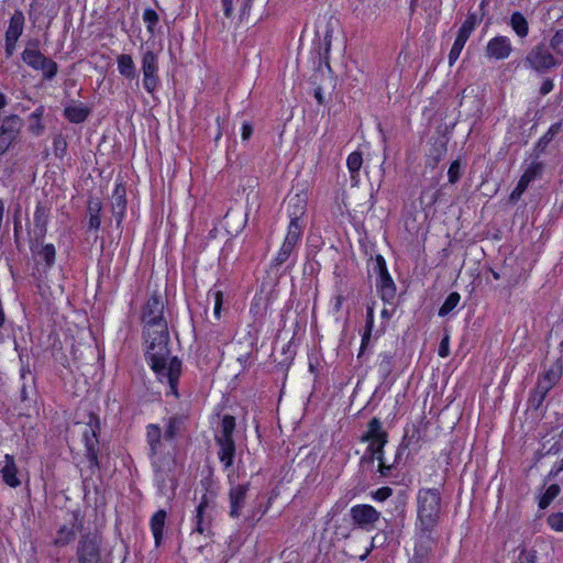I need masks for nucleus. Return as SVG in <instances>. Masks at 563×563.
<instances>
[{"instance_id":"obj_37","label":"nucleus","mask_w":563,"mask_h":563,"mask_svg":"<svg viewBox=\"0 0 563 563\" xmlns=\"http://www.w3.org/2000/svg\"><path fill=\"white\" fill-rule=\"evenodd\" d=\"M303 232V225L301 223L289 222L287 234L284 240V244L287 246L296 247L300 242Z\"/></svg>"},{"instance_id":"obj_46","label":"nucleus","mask_w":563,"mask_h":563,"mask_svg":"<svg viewBox=\"0 0 563 563\" xmlns=\"http://www.w3.org/2000/svg\"><path fill=\"white\" fill-rule=\"evenodd\" d=\"M372 271H373L374 274L377 275V279H379L380 277L389 274L388 269H387L386 261L383 257V255L377 254L375 256L374 262H373Z\"/></svg>"},{"instance_id":"obj_54","label":"nucleus","mask_w":563,"mask_h":563,"mask_svg":"<svg viewBox=\"0 0 563 563\" xmlns=\"http://www.w3.org/2000/svg\"><path fill=\"white\" fill-rule=\"evenodd\" d=\"M550 46L556 53H561L563 49V29L558 30L550 41Z\"/></svg>"},{"instance_id":"obj_17","label":"nucleus","mask_w":563,"mask_h":563,"mask_svg":"<svg viewBox=\"0 0 563 563\" xmlns=\"http://www.w3.org/2000/svg\"><path fill=\"white\" fill-rule=\"evenodd\" d=\"M388 433L383 430L382 422L378 418H372L367 423L366 432L361 437L362 442H377L379 446L387 443Z\"/></svg>"},{"instance_id":"obj_44","label":"nucleus","mask_w":563,"mask_h":563,"mask_svg":"<svg viewBox=\"0 0 563 563\" xmlns=\"http://www.w3.org/2000/svg\"><path fill=\"white\" fill-rule=\"evenodd\" d=\"M467 40L463 38L462 36L455 37V41L451 47V51L449 53V65L453 66L454 63L459 59L462 49L464 48Z\"/></svg>"},{"instance_id":"obj_48","label":"nucleus","mask_w":563,"mask_h":563,"mask_svg":"<svg viewBox=\"0 0 563 563\" xmlns=\"http://www.w3.org/2000/svg\"><path fill=\"white\" fill-rule=\"evenodd\" d=\"M529 184H530V181H528L526 178H523L521 176L516 188L511 191V194L509 196L510 201L511 202L518 201L521 198L522 194L528 188Z\"/></svg>"},{"instance_id":"obj_58","label":"nucleus","mask_w":563,"mask_h":563,"mask_svg":"<svg viewBox=\"0 0 563 563\" xmlns=\"http://www.w3.org/2000/svg\"><path fill=\"white\" fill-rule=\"evenodd\" d=\"M21 229H22V224L19 219V210H16V212L14 214V220H13V236H14V243L18 249H20V231H21Z\"/></svg>"},{"instance_id":"obj_29","label":"nucleus","mask_w":563,"mask_h":563,"mask_svg":"<svg viewBox=\"0 0 563 563\" xmlns=\"http://www.w3.org/2000/svg\"><path fill=\"white\" fill-rule=\"evenodd\" d=\"M235 418L231 415H225L221 421V429L214 435L216 442L234 441L233 432L235 430Z\"/></svg>"},{"instance_id":"obj_38","label":"nucleus","mask_w":563,"mask_h":563,"mask_svg":"<svg viewBox=\"0 0 563 563\" xmlns=\"http://www.w3.org/2000/svg\"><path fill=\"white\" fill-rule=\"evenodd\" d=\"M482 21L479 16L474 12H468L465 21L461 25L457 36H462L465 40H468L476 25Z\"/></svg>"},{"instance_id":"obj_11","label":"nucleus","mask_w":563,"mask_h":563,"mask_svg":"<svg viewBox=\"0 0 563 563\" xmlns=\"http://www.w3.org/2000/svg\"><path fill=\"white\" fill-rule=\"evenodd\" d=\"M350 515L353 522L363 530L374 529L376 522L380 518V512L377 511L373 506L361 504L355 505L350 509Z\"/></svg>"},{"instance_id":"obj_26","label":"nucleus","mask_w":563,"mask_h":563,"mask_svg":"<svg viewBox=\"0 0 563 563\" xmlns=\"http://www.w3.org/2000/svg\"><path fill=\"white\" fill-rule=\"evenodd\" d=\"M376 288L380 295V298L385 302H390L394 300V298L396 296L397 288H396V285L389 274L377 279Z\"/></svg>"},{"instance_id":"obj_5","label":"nucleus","mask_w":563,"mask_h":563,"mask_svg":"<svg viewBox=\"0 0 563 563\" xmlns=\"http://www.w3.org/2000/svg\"><path fill=\"white\" fill-rule=\"evenodd\" d=\"M21 58L24 64L36 71H41L44 80H53L58 71V65L55 60L46 57L41 52L23 51Z\"/></svg>"},{"instance_id":"obj_64","label":"nucleus","mask_w":563,"mask_h":563,"mask_svg":"<svg viewBox=\"0 0 563 563\" xmlns=\"http://www.w3.org/2000/svg\"><path fill=\"white\" fill-rule=\"evenodd\" d=\"M554 88V84H553V80L552 79H545L541 87H540V95L541 96H545L548 95L549 92H551Z\"/></svg>"},{"instance_id":"obj_31","label":"nucleus","mask_w":563,"mask_h":563,"mask_svg":"<svg viewBox=\"0 0 563 563\" xmlns=\"http://www.w3.org/2000/svg\"><path fill=\"white\" fill-rule=\"evenodd\" d=\"M25 18L22 11H15L10 19L5 37L19 40L24 30Z\"/></svg>"},{"instance_id":"obj_34","label":"nucleus","mask_w":563,"mask_h":563,"mask_svg":"<svg viewBox=\"0 0 563 563\" xmlns=\"http://www.w3.org/2000/svg\"><path fill=\"white\" fill-rule=\"evenodd\" d=\"M550 390V388L537 382L528 399L529 408L538 410L542 406Z\"/></svg>"},{"instance_id":"obj_52","label":"nucleus","mask_w":563,"mask_h":563,"mask_svg":"<svg viewBox=\"0 0 563 563\" xmlns=\"http://www.w3.org/2000/svg\"><path fill=\"white\" fill-rule=\"evenodd\" d=\"M449 181L451 184H455L461 177V165L459 161H454L451 163L448 170Z\"/></svg>"},{"instance_id":"obj_53","label":"nucleus","mask_w":563,"mask_h":563,"mask_svg":"<svg viewBox=\"0 0 563 563\" xmlns=\"http://www.w3.org/2000/svg\"><path fill=\"white\" fill-rule=\"evenodd\" d=\"M548 523L555 531H563V512L550 515L548 517Z\"/></svg>"},{"instance_id":"obj_30","label":"nucleus","mask_w":563,"mask_h":563,"mask_svg":"<svg viewBox=\"0 0 563 563\" xmlns=\"http://www.w3.org/2000/svg\"><path fill=\"white\" fill-rule=\"evenodd\" d=\"M373 327H374V308L372 306H367L365 328H364V332L362 334V341H361V346H360V352L357 354V358H361L364 355L365 350L367 349V345H368L371 336H372Z\"/></svg>"},{"instance_id":"obj_16","label":"nucleus","mask_w":563,"mask_h":563,"mask_svg":"<svg viewBox=\"0 0 563 563\" xmlns=\"http://www.w3.org/2000/svg\"><path fill=\"white\" fill-rule=\"evenodd\" d=\"M512 52V45L509 37L497 35L490 38L486 45L485 53L488 58L497 60L506 59Z\"/></svg>"},{"instance_id":"obj_36","label":"nucleus","mask_w":563,"mask_h":563,"mask_svg":"<svg viewBox=\"0 0 563 563\" xmlns=\"http://www.w3.org/2000/svg\"><path fill=\"white\" fill-rule=\"evenodd\" d=\"M33 252H37L40 257L45 262L47 268L54 266L56 257V249L54 244H43L42 242H38L37 249H35Z\"/></svg>"},{"instance_id":"obj_57","label":"nucleus","mask_w":563,"mask_h":563,"mask_svg":"<svg viewBox=\"0 0 563 563\" xmlns=\"http://www.w3.org/2000/svg\"><path fill=\"white\" fill-rule=\"evenodd\" d=\"M449 345H450V335H449V333H445L440 342L439 350H438V354L440 357H446L450 354Z\"/></svg>"},{"instance_id":"obj_3","label":"nucleus","mask_w":563,"mask_h":563,"mask_svg":"<svg viewBox=\"0 0 563 563\" xmlns=\"http://www.w3.org/2000/svg\"><path fill=\"white\" fill-rule=\"evenodd\" d=\"M165 305L162 296L154 291L144 303L141 312L144 335L162 333L168 330L167 320L164 317Z\"/></svg>"},{"instance_id":"obj_56","label":"nucleus","mask_w":563,"mask_h":563,"mask_svg":"<svg viewBox=\"0 0 563 563\" xmlns=\"http://www.w3.org/2000/svg\"><path fill=\"white\" fill-rule=\"evenodd\" d=\"M519 560L522 563H537V551L522 549Z\"/></svg>"},{"instance_id":"obj_27","label":"nucleus","mask_w":563,"mask_h":563,"mask_svg":"<svg viewBox=\"0 0 563 563\" xmlns=\"http://www.w3.org/2000/svg\"><path fill=\"white\" fill-rule=\"evenodd\" d=\"M166 518L167 514L164 509L157 510L151 518L150 525L156 547L162 543Z\"/></svg>"},{"instance_id":"obj_42","label":"nucleus","mask_w":563,"mask_h":563,"mask_svg":"<svg viewBox=\"0 0 563 563\" xmlns=\"http://www.w3.org/2000/svg\"><path fill=\"white\" fill-rule=\"evenodd\" d=\"M561 488L558 484L550 485L539 500V508L545 509L552 500L560 494Z\"/></svg>"},{"instance_id":"obj_39","label":"nucleus","mask_w":563,"mask_h":563,"mask_svg":"<svg viewBox=\"0 0 563 563\" xmlns=\"http://www.w3.org/2000/svg\"><path fill=\"white\" fill-rule=\"evenodd\" d=\"M562 123L556 122L552 124L547 133L540 137L538 143L536 144L534 151L540 153H543L549 145V143L553 140V137L561 131Z\"/></svg>"},{"instance_id":"obj_63","label":"nucleus","mask_w":563,"mask_h":563,"mask_svg":"<svg viewBox=\"0 0 563 563\" xmlns=\"http://www.w3.org/2000/svg\"><path fill=\"white\" fill-rule=\"evenodd\" d=\"M18 40L5 37V55L8 57L12 56L15 47H16Z\"/></svg>"},{"instance_id":"obj_43","label":"nucleus","mask_w":563,"mask_h":563,"mask_svg":"<svg viewBox=\"0 0 563 563\" xmlns=\"http://www.w3.org/2000/svg\"><path fill=\"white\" fill-rule=\"evenodd\" d=\"M294 252H295L294 247L287 246L286 244L283 243L277 255L275 256V258L272 262V267H274V268L280 267L283 264H285L291 257Z\"/></svg>"},{"instance_id":"obj_21","label":"nucleus","mask_w":563,"mask_h":563,"mask_svg":"<svg viewBox=\"0 0 563 563\" xmlns=\"http://www.w3.org/2000/svg\"><path fill=\"white\" fill-rule=\"evenodd\" d=\"M187 417L185 415H174L166 419L164 439L172 441L181 434L185 429Z\"/></svg>"},{"instance_id":"obj_61","label":"nucleus","mask_w":563,"mask_h":563,"mask_svg":"<svg viewBox=\"0 0 563 563\" xmlns=\"http://www.w3.org/2000/svg\"><path fill=\"white\" fill-rule=\"evenodd\" d=\"M384 448L385 446H379V444H377V442H368V446L366 448L365 452L373 454V455L382 456V455H384Z\"/></svg>"},{"instance_id":"obj_49","label":"nucleus","mask_w":563,"mask_h":563,"mask_svg":"<svg viewBox=\"0 0 563 563\" xmlns=\"http://www.w3.org/2000/svg\"><path fill=\"white\" fill-rule=\"evenodd\" d=\"M53 151L56 157H64L67 151V142L62 135H56L53 140Z\"/></svg>"},{"instance_id":"obj_14","label":"nucleus","mask_w":563,"mask_h":563,"mask_svg":"<svg viewBox=\"0 0 563 563\" xmlns=\"http://www.w3.org/2000/svg\"><path fill=\"white\" fill-rule=\"evenodd\" d=\"M333 26L331 21H327L322 30H317L318 40L314 42V51L317 52L320 63L329 66V53L331 51Z\"/></svg>"},{"instance_id":"obj_9","label":"nucleus","mask_w":563,"mask_h":563,"mask_svg":"<svg viewBox=\"0 0 563 563\" xmlns=\"http://www.w3.org/2000/svg\"><path fill=\"white\" fill-rule=\"evenodd\" d=\"M49 210L42 202H37L34 214V228L27 231L30 238V250L34 251L38 246V242H43L47 233Z\"/></svg>"},{"instance_id":"obj_62","label":"nucleus","mask_w":563,"mask_h":563,"mask_svg":"<svg viewBox=\"0 0 563 563\" xmlns=\"http://www.w3.org/2000/svg\"><path fill=\"white\" fill-rule=\"evenodd\" d=\"M223 12L227 18H231L233 15L234 10V1L233 0H221Z\"/></svg>"},{"instance_id":"obj_7","label":"nucleus","mask_w":563,"mask_h":563,"mask_svg":"<svg viewBox=\"0 0 563 563\" xmlns=\"http://www.w3.org/2000/svg\"><path fill=\"white\" fill-rule=\"evenodd\" d=\"M23 128V120L18 114H10L0 122V156L18 142Z\"/></svg>"},{"instance_id":"obj_1","label":"nucleus","mask_w":563,"mask_h":563,"mask_svg":"<svg viewBox=\"0 0 563 563\" xmlns=\"http://www.w3.org/2000/svg\"><path fill=\"white\" fill-rule=\"evenodd\" d=\"M144 336L146 343H148L145 357L151 368L161 382H167L169 388L167 394L170 393L178 397L177 387L181 373V361L177 356L170 357L168 330L162 333L154 332L152 335Z\"/></svg>"},{"instance_id":"obj_47","label":"nucleus","mask_w":563,"mask_h":563,"mask_svg":"<svg viewBox=\"0 0 563 563\" xmlns=\"http://www.w3.org/2000/svg\"><path fill=\"white\" fill-rule=\"evenodd\" d=\"M143 20L146 23L147 31L153 34L159 20L156 11L150 8L145 9L143 13Z\"/></svg>"},{"instance_id":"obj_28","label":"nucleus","mask_w":563,"mask_h":563,"mask_svg":"<svg viewBox=\"0 0 563 563\" xmlns=\"http://www.w3.org/2000/svg\"><path fill=\"white\" fill-rule=\"evenodd\" d=\"M118 71L126 79H135L137 77L136 67L133 58L129 54H121L117 57Z\"/></svg>"},{"instance_id":"obj_60","label":"nucleus","mask_w":563,"mask_h":563,"mask_svg":"<svg viewBox=\"0 0 563 563\" xmlns=\"http://www.w3.org/2000/svg\"><path fill=\"white\" fill-rule=\"evenodd\" d=\"M407 449H408V443L406 442V435H405L404 439L401 440L400 444L397 448L393 463H395L398 466L399 462L401 461L402 454Z\"/></svg>"},{"instance_id":"obj_15","label":"nucleus","mask_w":563,"mask_h":563,"mask_svg":"<svg viewBox=\"0 0 563 563\" xmlns=\"http://www.w3.org/2000/svg\"><path fill=\"white\" fill-rule=\"evenodd\" d=\"M250 489V483L246 484H238L231 486L229 489V503H230V512L229 516L231 518H239L242 515L243 508L246 504V496Z\"/></svg>"},{"instance_id":"obj_41","label":"nucleus","mask_w":563,"mask_h":563,"mask_svg":"<svg viewBox=\"0 0 563 563\" xmlns=\"http://www.w3.org/2000/svg\"><path fill=\"white\" fill-rule=\"evenodd\" d=\"M461 296L457 291H452L446 299L444 300L443 305L439 309V316L445 317L448 316L460 302Z\"/></svg>"},{"instance_id":"obj_4","label":"nucleus","mask_w":563,"mask_h":563,"mask_svg":"<svg viewBox=\"0 0 563 563\" xmlns=\"http://www.w3.org/2000/svg\"><path fill=\"white\" fill-rule=\"evenodd\" d=\"M523 65L531 70L542 75L559 65L550 49L544 43L533 46L523 59Z\"/></svg>"},{"instance_id":"obj_22","label":"nucleus","mask_w":563,"mask_h":563,"mask_svg":"<svg viewBox=\"0 0 563 563\" xmlns=\"http://www.w3.org/2000/svg\"><path fill=\"white\" fill-rule=\"evenodd\" d=\"M396 365V353L393 351H385L379 353L377 362V371L383 382L387 380L388 377L395 369Z\"/></svg>"},{"instance_id":"obj_55","label":"nucleus","mask_w":563,"mask_h":563,"mask_svg":"<svg viewBox=\"0 0 563 563\" xmlns=\"http://www.w3.org/2000/svg\"><path fill=\"white\" fill-rule=\"evenodd\" d=\"M391 495H393V489L387 486L380 487L377 490L372 493L373 498L377 501H384Z\"/></svg>"},{"instance_id":"obj_6","label":"nucleus","mask_w":563,"mask_h":563,"mask_svg":"<svg viewBox=\"0 0 563 563\" xmlns=\"http://www.w3.org/2000/svg\"><path fill=\"white\" fill-rule=\"evenodd\" d=\"M99 420L96 416H90L89 422L85 426L82 431V440L85 442L86 453L85 456L89 461V468H99L98 452H99Z\"/></svg>"},{"instance_id":"obj_8","label":"nucleus","mask_w":563,"mask_h":563,"mask_svg":"<svg viewBox=\"0 0 563 563\" xmlns=\"http://www.w3.org/2000/svg\"><path fill=\"white\" fill-rule=\"evenodd\" d=\"M162 429L156 423H151L146 427V442L150 448L148 456L152 460V465L155 470V473L163 477V475L170 471V467H165L158 456L162 449Z\"/></svg>"},{"instance_id":"obj_12","label":"nucleus","mask_w":563,"mask_h":563,"mask_svg":"<svg viewBox=\"0 0 563 563\" xmlns=\"http://www.w3.org/2000/svg\"><path fill=\"white\" fill-rule=\"evenodd\" d=\"M100 542L97 534L84 537L77 549L78 563H100Z\"/></svg>"},{"instance_id":"obj_59","label":"nucleus","mask_w":563,"mask_h":563,"mask_svg":"<svg viewBox=\"0 0 563 563\" xmlns=\"http://www.w3.org/2000/svg\"><path fill=\"white\" fill-rule=\"evenodd\" d=\"M375 460H377V461L382 460V456L380 455H373V454H369V453L365 452L364 455L360 460V465L362 467L373 466Z\"/></svg>"},{"instance_id":"obj_23","label":"nucleus","mask_w":563,"mask_h":563,"mask_svg":"<svg viewBox=\"0 0 563 563\" xmlns=\"http://www.w3.org/2000/svg\"><path fill=\"white\" fill-rule=\"evenodd\" d=\"M216 444L219 446V461L225 471L230 470L236 454L235 441L216 442Z\"/></svg>"},{"instance_id":"obj_35","label":"nucleus","mask_w":563,"mask_h":563,"mask_svg":"<svg viewBox=\"0 0 563 563\" xmlns=\"http://www.w3.org/2000/svg\"><path fill=\"white\" fill-rule=\"evenodd\" d=\"M102 203L98 198H90L88 201L87 212L89 214V228L98 230L101 224L100 211Z\"/></svg>"},{"instance_id":"obj_2","label":"nucleus","mask_w":563,"mask_h":563,"mask_svg":"<svg viewBox=\"0 0 563 563\" xmlns=\"http://www.w3.org/2000/svg\"><path fill=\"white\" fill-rule=\"evenodd\" d=\"M442 514V497L438 488H421L417 494L416 527L437 528Z\"/></svg>"},{"instance_id":"obj_25","label":"nucleus","mask_w":563,"mask_h":563,"mask_svg":"<svg viewBox=\"0 0 563 563\" xmlns=\"http://www.w3.org/2000/svg\"><path fill=\"white\" fill-rule=\"evenodd\" d=\"M91 110L85 104H70L65 107L64 117L71 123L79 124L87 120Z\"/></svg>"},{"instance_id":"obj_24","label":"nucleus","mask_w":563,"mask_h":563,"mask_svg":"<svg viewBox=\"0 0 563 563\" xmlns=\"http://www.w3.org/2000/svg\"><path fill=\"white\" fill-rule=\"evenodd\" d=\"M307 210V200L300 195H295L288 201V214L291 223H300V219Z\"/></svg>"},{"instance_id":"obj_13","label":"nucleus","mask_w":563,"mask_h":563,"mask_svg":"<svg viewBox=\"0 0 563 563\" xmlns=\"http://www.w3.org/2000/svg\"><path fill=\"white\" fill-rule=\"evenodd\" d=\"M435 529L431 527H416L415 553L422 554V556H432V551L437 545Z\"/></svg>"},{"instance_id":"obj_33","label":"nucleus","mask_w":563,"mask_h":563,"mask_svg":"<svg viewBox=\"0 0 563 563\" xmlns=\"http://www.w3.org/2000/svg\"><path fill=\"white\" fill-rule=\"evenodd\" d=\"M509 25L517 34L518 37L525 38L529 34V23L523 14L519 11H515L510 15Z\"/></svg>"},{"instance_id":"obj_45","label":"nucleus","mask_w":563,"mask_h":563,"mask_svg":"<svg viewBox=\"0 0 563 563\" xmlns=\"http://www.w3.org/2000/svg\"><path fill=\"white\" fill-rule=\"evenodd\" d=\"M543 170V164L541 162H532L529 167L522 174V177L528 181L534 180L537 177L541 175Z\"/></svg>"},{"instance_id":"obj_32","label":"nucleus","mask_w":563,"mask_h":563,"mask_svg":"<svg viewBox=\"0 0 563 563\" xmlns=\"http://www.w3.org/2000/svg\"><path fill=\"white\" fill-rule=\"evenodd\" d=\"M207 506H208V498L206 495H203L199 505L197 506L196 517H195V521H196L195 531H197L201 534L205 533L206 531H209L210 523H211V520L209 518L205 517V509L207 508Z\"/></svg>"},{"instance_id":"obj_40","label":"nucleus","mask_w":563,"mask_h":563,"mask_svg":"<svg viewBox=\"0 0 563 563\" xmlns=\"http://www.w3.org/2000/svg\"><path fill=\"white\" fill-rule=\"evenodd\" d=\"M362 164H363V156H362V153L361 152H352L349 156H347V159H346V165H347V168L351 173V178L353 180L356 179V176L358 175V172L362 167Z\"/></svg>"},{"instance_id":"obj_10","label":"nucleus","mask_w":563,"mask_h":563,"mask_svg":"<svg viewBox=\"0 0 563 563\" xmlns=\"http://www.w3.org/2000/svg\"><path fill=\"white\" fill-rule=\"evenodd\" d=\"M143 87L148 93H153L159 84L158 56L153 51L142 54Z\"/></svg>"},{"instance_id":"obj_20","label":"nucleus","mask_w":563,"mask_h":563,"mask_svg":"<svg viewBox=\"0 0 563 563\" xmlns=\"http://www.w3.org/2000/svg\"><path fill=\"white\" fill-rule=\"evenodd\" d=\"M125 187L122 184H119L115 186L112 194V213L118 224H120V222L122 221L125 213Z\"/></svg>"},{"instance_id":"obj_51","label":"nucleus","mask_w":563,"mask_h":563,"mask_svg":"<svg viewBox=\"0 0 563 563\" xmlns=\"http://www.w3.org/2000/svg\"><path fill=\"white\" fill-rule=\"evenodd\" d=\"M209 295H212L213 296V299H214V309H213V314L217 319H220L221 317V309H222V303H223V292L221 290H213L211 289L209 291Z\"/></svg>"},{"instance_id":"obj_19","label":"nucleus","mask_w":563,"mask_h":563,"mask_svg":"<svg viewBox=\"0 0 563 563\" xmlns=\"http://www.w3.org/2000/svg\"><path fill=\"white\" fill-rule=\"evenodd\" d=\"M2 481L10 487L15 488L21 485L18 477V466L14 456L10 454L4 455V465L1 468Z\"/></svg>"},{"instance_id":"obj_18","label":"nucleus","mask_w":563,"mask_h":563,"mask_svg":"<svg viewBox=\"0 0 563 563\" xmlns=\"http://www.w3.org/2000/svg\"><path fill=\"white\" fill-rule=\"evenodd\" d=\"M563 375V361L561 358H556L548 369L541 375H539L538 383L544 385L545 387L552 389L561 379Z\"/></svg>"},{"instance_id":"obj_50","label":"nucleus","mask_w":563,"mask_h":563,"mask_svg":"<svg viewBox=\"0 0 563 563\" xmlns=\"http://www.w3.org/2000/svg\"><path fill=\"white\" fill-rule=\"evenodd\" d=\"M395 468H397V465L395 463H387L384 455H382V460H378L377 471L380 477H390Z\"/></svg>"}]
</instances>
